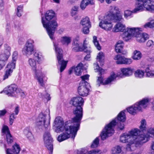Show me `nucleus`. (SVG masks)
<instances>
[{"mask_svg":"<svg viewBox=\"0 0 154 154\" xmlns=\"http://www.w3.org/2000/svg\"><path fill=\"white\" fill-rule=\"evenodd\" d=\"M54 128L57 133L62 132L65 130V132L60 135L57 138L58 141L62 142L71 137L74 139L78 131L77 128L71 126L70 121H67L64 124L62 118L60 116L57 117L54 122Z\"/></svg>","mask_w":154,"mask_h":154,"instance_id":"f257e3e1","label":"nucleus"},{"mask_svg":"<svg viewBox=\"0 0 154 154\" xmlns=\"http://www.w3.org/2000/svg\"><path fill=\"white\" fill-rule=\"evenodd\" d=\"M140 132L139 129L136 128L121 135L120 141L124 143H128L126 148L127 151H133L136 147L142 146L145 140L143 137L139 136Z\"/></svg>","mask_w":154,"mask_h":154,"instance_id":"f03ea898","label":"nucleus"},{"mask_svg":"<svg viewBox=\"0 0 154 154\" xmlns=\"http://www.w3.org/2000/svg\"><path fill=\"white\" fill-rule=\"evenodd\" d=\"M111 20L115 22H122L124 20L122 13L120 9L115 5L109 6L108 11L103 19L100 22L99 26L106 31H110L113 27Z\"/></svg>","mask_w":154,"mask_h":154,"instance_id":"7ed1b4c3","label":"nucleus"},{"mask_svg":"<svg viewBox=\"0 0 154 154\" xmlns=\"http://www.w3.org/2000/svg\"><path fill=\"white\" fill-rule=\"evenodd\" d=\"M125 120V112L123 111H122L119 113L117 118L113 120L105 126L100 134L101 139L104 140L109 137L112 136L114 133V131L113 128L118 123L116 120L123 122Z\"/></svg>","mask_w":154,"mask_h":154,"instance_id":"20e7f679","label":"nucleus"},{"mask_svg":"<svg viewBox=\"0 0 154 154\" xmlns=\"http://www.w3.org/2000/svg\"><path fill=\"white\" fill-rule=\"evenodd\" d=\"M50 110L46 109L44 112L40 113L38 117L37 122V125L40 128H46L50 125Z\"/></svg>","mask_w":154,"mask_h":154,"instance_id":"39448f33","label":"nucleus"},{"mask_svg":"<svg viewBox=\"0 0 154 154\" xmlns=\"http://www.w3.org/2000/svg\"><path fill=\"white\" fill-rule=\"evenodd\" d=\"M133 70V69L131 68H124L121 69L122 74L116 75L114 72H112L111 73L110 76L105 81L103 84L106 85L110 83L111 82L113 81L117 77L122 78L124 76H130L132 74Z\"/></svg>","mask_w":154,"mask_h":154,"instance_id":"423d86ee","label":"nucleus"},{"mask_svg":"<svg viewBox=\"0 0 154 154\" xmlns=\"http://www.w3.org/2000/svg\"><path fill=\"white\" fill-rule=\"evenodd\" d=\"M145 9L149 11H154V1L152 0H145L142 4L137 2L135 5V8L133 11L134 12H138L144 10Z\"/></svg>","mask_w":154,"mask_h":154,"instance_id":"0eeeda50","label":"nucleus"},{"mask_svg":"<svg viewBox=\"0 0 154 154\" xmlns=\"http://www.w3.org/2000/svg\"><path fill=\"white\" fill-rule=\"evenodd\" d=\"M42 22L44 27L45 28L50 38L53 40L54 34L58 25L54 19L47 22H45L43 17L42 18Z\"/></svg>","mask_w":154,"mask_h":154,"instance_id":"6e6552de","label":"nucleus"},{"mask_svg":"<svg viewBox=\"0 0 154 154\" xmlns=\"http://www.w3.org/2000/svg\"><path fill=\"white\" fill-rule=\"evenodd\" d=\"M73 113L75 115V117L72 119V122L70 121V124L71 126L77 128H79L81 121L83 116V109L82 106H78V107H74L73 109Z\"/></svg>","mask_w":154,"mask_h":154,"instance_id":"1a4fd4ad","label":"nucleus"},{"mask_svg":"<svg viewBox=\"0 0 154 154\" xmlns=\"http://www.w3.org/2000/svg\"><path fill=\"white\" fill-rule=\"evenodd\" d=\"M149 100L148 98L144 99L138 103L127 109V111L130 114L135 115L138 111L141 110L146 107L148 105Z\"/></svg>","mask_w":154,"mask_h":154,"instance_id":"9d476101","label":"nucleus"},{"mask_svg":"<svg viewBox=\"0 0 154 154\" xmlns=\"http://www.w3.org/2000/svg\"><path fill=\"white\" fill-rule=\"evenodd\" d=\"M54 44L58 64L61 65L60 71L62 72L66 68L67 62L64 60L63 59L62 50L58 47L57 45L54 43Z\"/></svg>","mask_w":154,"mask_h":154,"instance_id":"9b49d317","label":"nucleus"},{"mask_svg":"<svg viewBox=\"0 0 154 154\" xmlns=\"http://www.w3.org/2000/svg\"><path fill=\"white\" fill-rule=\"evenodd\" d=\"M11 47L7 44L4 45V52L0 55V70L5 66L7 61L11 55Z\"/></svg>","mask_w":154,"mask_h":154,"instance_id":"f8f14e48","label":"nucleus"},{"mask_svg":"<svg viewBox=\"0 0 154 154\" xmlns=\"http://www.w3.org/2000/svg\"><path fill=\"white\" fill-rule=\"evenodd\" d=\"M34 41L32 39H29L27 41L23 50L24 54L29 57L34 53Z\"/></svg>","mask_w":154,"mask_h":154,"instance_id":"ddd939ff","label":"nucleus"},{"mask_svg":"<svg viewBox=\"0 0 154 154\" xmlns=\"http://www.w3.org/2000/svg\"><path fill=\"white\" fill-rule=\"evenodd\" d=\"M140 29L138 28L128 27L122 35L123 39L127 41L132 36H135L138 32L140 30Z\"/></svg>","mask_w":154,"mask_h":154,"instance_id":"4468645a","label":"nucleus"},{"mask_svg":"<svg viewBox=\"0 0 154 154\" xmlns=\"http://www.w3.org/2000/svg\"><path fill=\"white\" fill-rule=\"evenodd\" d=\"M43 139L46 147L50 151L49 154H52L53 149L52 139L48 131L45 132L43 136Z\"/></svg>","mask_w":154,"mask_h":154,"instance_id":"2eb2a0df","label":"nucleus"},{"mask_svg":"<svg viewBox=\"0 0 154 154\" xmlns=\"http://www.w3.org/2000/svg\"><path fill=\"white\" fill-rule=\"evenodd\" d=\"M82 26V32L85 34H88L89 32V29L91 27V22L89 18L87 17L83 18L80 22Z\"/></svg>","mask_w":154,"mask_h":154,"instance_id":"dca6fc26","label":"nucleus"},{"mask_svg":"<svg viewBox=\"0 0 154 154\" xmlns=\"http://www.w3.org/2000/svg\"><path fill=\"white\" fill-rule=\"evenodd\" d=\"M114 59L116 60V63L117 64H130L132 61L131 59L125 58L120 54L116 56Z\"/></svg>","mask_w":154,"mask_h":154,"instance_id":"f3484780","label":"nucleus"},{"mask_svg":"<svg viewBox=\"0 0 154 154\" xmlns=\"http://www.w3.org/2000/svg\"><path fill=\"white\" fill-rule=\"evenodd\" d=\"M5 89H6V90L4 92L8 96H14L17 94V87L15 84L11 85Z\"/></svg>","mask_w":154,"mask_h":154,"instance_id":"a211bd4d","label":"nucleus"},{"mask_svg":"<svg viewBox=\"0 0 154 154\" xmlns=\"http://www.w3.org/2000/svg\"><path fill=\"white\" fill-rule=\"evenodd\" d=\"M84 101L82 97L80 96H77L72 98L70 100L69 103L73 105L74 107H78L83 105Z\"/></svg>","mask_w":154,"mask_h":154,"instance_id":"6ab92c4d","label":"nucleus"},{"mask_svg":"<svg viewBox=\"0 0 154 154\" xmlns=\"http://www.w3.org/2000/svg\"><path fill=\"white\" fill-rule=\"evenodd\" d=\"M14 63L11 64L8 63L5 69V74L3 76V80H5L11 76L13 72V70L15 68Z\"/></svg>","mask_w":154,"mask_h":154,"instance_id":"aec40b11","label":"nucleus"},{"mask_svg":"<svg viewBox=\"0 0 154 154\" xmlns=\"http://www.w3.org/2000/svg\"><path fill=\"white\" fill-rule=\"evenodd\" d=\"M88 85L83 83H80L78 88V92L80 95L86 96L88 95L89 89L87 87Z\"/></svg>","mask_w":154,"mask_h":154,"instance_id":"412c9836","label":"nucleus"},{"mask_svg":"<svg viewBox=\"0 0 154 154\" xmlns=\"http://www.w3.org/2000/svg\"><path fill=\"white\" fill-rule=\"evenodd\" d=\"M83 69V64L82 63H79L76 66L72 67L69 71V73L71 74L73 72L77 75H79L81 74Z\"/></svg>","mask_w":154,"mask_h":154,"instance_id":"4be33fe9","label":"nucleus"},{"mask_svg":"<svg viewBox=\"0 0 154 154\" xmlns=\"http://www.w3.org/2000/svg\"><path fill=\"white\" fill-rule=\"evenodd\" d=\"M137 41L139 42H144L146 40L149 38V35L146 33H140V31L138 32L135 36Z\"/></svg>","mask_w":154,"mask_h":154,"instance_id":"5701e85b","label":"nucleus"},{"mask_svg":"<svg viewBox=\"0 0 154 154\" xmlns=\"http://www.w3.org/2000/svg\"><path fill=\"white\" fill-rule=\"evenodd\" d=\"M79 37L77 36L73 40V43L72 44V50L74 52L81 51L83 50L80 45V43L79 42Z\"/></svg>","mask_w":154,"mask_h":154,"instance_id":"b1692460","label":"nucleus"},{"mask_svg":"<svg viewBox=\"0 0 154 154\" xmlns=\"http://www.w3.org/2000/svg\"><path fill=\"white\" fill-rule=\"evenodd\" d=\"M2 132L3 134H5L6 136V140L8 143H11L13 142V138L11 136L8 127L5 125L3 126L2 128Z\"/></svg>","mask_w":154,"mask_h":154,"instance_id":"393cba45","label":"nucleus"},{"mask_svg":"<svg viewBox=\"0 0 154 154\" xmlns=\"http://www.w3.org/2000/svg\"><path fill=\"white\" fill-rule=\"evenodd\" d=\"M34 74L39 84L41 86H43L44 85L43 78L45 77V75L39 70L34 72Z\"/></svg>","mask_w":154,"mask_h":154,"instance_id":"a878e982","label":"nucleus"},{"mask_svg":"<svg viewBox=\"0 0 154 154\" xmlns=\"http://www.w3.org/2000/svg\"><path fill=\"white\" fill-rule=\"evenodd\" d=\"M154 136V128H150L147 131V132L146 135L141 134L139 135V136H141L143 137L145 140L143 142V144L147 142L148 140V139L150 137H152Z\"/></svg>","mask_w":154,"mask_h":154,"instance_id":"bb28decb","label":"nucleus"},{"mask_svg":"<svg viewBox=\"0 0 154 154\" xmlns=\"http://www.w3.org/2000/svg\"><path fill=\"white\" fill-rule=\"evenodd\" d=\"M20 151V148L19 146L16 143L13 146V149H7L6 150L7 154H18Z\"/></svg>","mask_w":154,"mask_h":154,"instance_id":"cd10ccee","label":"nucleus"},{"mask_svg":"<svg viewBox=\"0 0 154 154\" xmlns=\"http://www.w3.org/2000/svg\"><path fill=\"white\" fill-rule=\"evenodd\" d=\"M28 63L34 72L38 71L37 69L36 60L34 58H29Z\"/></svg>","mask_w":154,"mask_h":154,"instance_id":"c85d7f7f","label":"nucleus"},{"mask_svg":"<svg viewBox=\"0 0 154 154\" xmlns=\"http://www.w3.org/2000/svg\"><path fill=\"white\" fill-rule=\"evenodd\" d=\"M55 16V13L54 11L52 10L48 11L46 12L45 14V18L44 20L45 22H47L54 18Z\"/></svg>","mask_w":154,"mask_h":154,"instance_id":"c756f323","label":"nucleus"},{"mask_svg":"<svg viewBox=\"0 0 154 154\" xmlns=\"http://www.w3.org/2000/svg\"><path fill=\"white\" fill-rule=\"evenodd\" d=\"M23 133L30 141L31 142H33L34 141V137L28 128H25L23 131Z\"/></svg>","mask_w":154,"mask_h":154,"instance_id":"7c9ffc66","label":"nucleus"},{"mask_svg":"<svg viewBox=\"0 0 154 154\" xmlns=\"http://www.w3.org/2000/svg\"><path fill=\"white\" fill-rule=\"evenodd\" d=\"M125 29V25L121 23H119L115 25L113 29V31L116 32H122Z\"/></svg>","mask_w":154,"mask_h":154,"instance_id":"2f4dec72","label":"nucleus"},{"mask_svg":"<svg viewBox=\"0 0 154 154\" xmlns=\"http://www.w3.org/2000/svg\"><path fill=\"white\" fill-rule=\"evenodd\" d=\"M149 22L146 23L143 26V27L147 29L152 28L154 27V20L151 17H150L148 19Z\"/></svg>","mask_w":154,"mask_h":154,"instance_id":"473e14b6","label":"nucleus"},{"mask_svg":"<svg viewBox=\"0 0 154 154\" xmlns=\"http://www.w3.org/2000/svg\"><path fill=\"white\" fill-rule=\"evenodd\" d=\"M71 41V38L69 37L63 36L61 38V42L63 45H68L70 43Z\"/></svg>","mask_w":154,"mask_h":154,"instance_id":"72a5a7b5","label":"nucleus"},{"mask_svg":"<svg viewBox=\"0 0 154 154\" xmlns=\"http://www.w3.org/2000/svg\"><path fill=\"white\" fill-rule=\"evenodd\" d=\"M142 56V54L140 51L136 50L134 51L132 57L134 60H137L140 59Z\"/></svg>","mask_w":154,"mask_h":154,"instance_id":"f704fd0d","label":"nucleus"},{"mask_svg":"<svg viewBox=\"0 0 154 154\" xmlns=\"http://www.w3.org/2000/svg\"><path fill=\"white\" fill-rule=\"evenodd\" d=\"M122 151L121 147L119 146H117L113 148L111 151L112 154H119Z\"/></svg>","mask_w":154,"mask_h":154,"instance_id":"c9c22d12","label":"nucleus"},{"mask_svg":"<svg viewBox=\"0 0 154 154\" xmlns=\"http://www.w3.org/2000/svg\"><path fill=\"white\" fill-rule=\"evenodd\" d=\"M144 72L141 70H137L134 73V75L136 77L139 78H141L144 76Z\"/></svg>","mask_w":154,"mask_h":154,"instance_id":"e433bc0d","label":"nucleus"},{"mask_svg":"<svg viewBox=\"0 0 154 154\" xmlns=\"http://www.w3.org/2000/svg\"><path fill=\"white\" fill-rule=\"evenodd\" d=\"M93 42L97 50H100L101 49V47L97 41V38L96 36H93Z\"/></svg>","mask_w":154,"mask_h":154,"instance_id":"4c0bfd02","label":"nucleus"},{"mask_svg":"<svg viewBox=\"0 0 154 154\" xmlns=\"http://www.w3.org/2000/svg\"><path fill=\"white\" fill-rule=\"evenodd\" d=\"M146 123L145 120L144 119H142L141 122V125L139 127L140 129V130H139L140 131V134L139 135L141 134H140L141 133L140 130L142 132H143L144 131L146 130Z\"/></svg>","mask_w":154,"mask_h":154,"instance_id":"58836bf2","label":"nucleus"},{"mask_svg":"<svg viewBox=\"0 0 154 154\" xmlns=\"http://www.w3.org/2000/svg\"><path fill=\"white\" fill-rule=\"evenodd\" d=\"M23 6L20 5L17 6V8L16 14L19 17H21L22 15L23 11Z\"/></svg>","mask_w":154,"mask_h":154,"instance_id":"ea45409f","label":"nucleus"},{"mask_svg":"<svg viewBox=\"0 0 154 154\" xmlns=\"http://www.w3.org/2000/svg\"><path fill=\"white\" fill-rule=\"evenodd\" d=\"M145 72L146 76L149 77H154V71H152L149 67H147L146 69Z\"/></svg>","mask_w":154,"mask_h":154,"instance_id":"a19ab883","label":"nucleus"},{"mask_svg":"<svg viewBox=\"0 0 154 154\" xmlns=\"http://www.w3.org/2000/svg\"><path fill=\"white\" fill-rule=\"evenodd\" d=\"M89 75L88 74H86L82 76L81 77V78L82 79V81L80 83L83 84V83L85 84L88 85V82L86 81V80H88L89 79Z\"/></svg>","mask_w":154,"mask_h":154,"instance_id":"79ce46f5","label":"nucleus"},{"mask_svg":"<svg viewBox=\"0 0 154 154\" xmlns=\"http://www.w3.org/2000/svg\"><path fill=\"white\" fill-rule=\"evenodd\" d=\"M18 52L17 51H14L12 54V59L11 62L9 63L11 64L13 63H14L15 66V63L16 60L17 58Z\"/></svg>","mask_w":154,"mask_h":154,"instance_id":"37998d69","label":"nucleus"},{"mask_svg":"<svg viewBox=\"0 0 154 154\" xmlns=\"http://www.w3.org/2000/svg\"><path fill=\"white\" fill-rule=\"evenodd\" d=\"M78 9V7L77 6H74L72 8L71 11V14L72 16L74 17L77 14Z\"/></svg>","mask_w":154,"mask_h":154,"instance_id":"c03bdc74","label":"nucleus"},{"mask_svg":"<svg viewBox=\"0 0 154 154\" xmlns=\"http://www.w3.org/2000/svg\"><path fill=\"white\" fill-rule=\"evenodd\" d=\"M99 142V140L98 137H96L93 141L91 145V147L92 148H96L98 146Z\"/></svg>","mask_w":154,"mask_h":154,"instance_id":"a18cd8bd","label":"nucleus"},{"mask_svg":"<svg viewBox=\"0 0 154 154\" xmlns=\"http://www.w3.org/2000/svg\"><path fill=\"white\" fill-rule=\"evenodd\" d=\"M89 0H82V1L80 8L82 10H84L85 9L86 7L88 5V2Z\"/></svg>","mask_w":154,"mask_h":154,"instance_id":"49530a36","label":"nucleus"},{"mask_svg":"<svg viewBox=\"0 0 154 154\" xmlns=\"http://www.w3.org/2000/svg\"><path fill=\"white\" fill-rule=\"evenodd\" d=\"M34 59L38 62H39L40 60H42V56L41 54H39L38 53H35L34 54Z\"/></svg>","mask_w":154,"mask_h":154,"instance_id":"de8ad7c7","label":"nucleus"},{"mask_svg":"<svg viewBox=\"0 0 154 154\" xmlns=\"http://www.w3.org/2000/svg\"><path fill=\"white\" fill-rule=\"evenodd\" d=\"M134 9L132 10V11H131L129 10H126L125 11L124 16V17L125 18H127L128 17L130 16L132 14V13H136V12H133V11Z\"/></svg>","mask_w":154,"mask_h":154,"instance_id":"09e8293b","label":"nucleus"},{"mask_svg":"<svg viewBox=\"0 0 154 154\" xmlns=\"http://www.w3.org/2000/svg\"><path fill=\"white\" fill-rule=\"evenodd\" d=\"M101 150L99 149L93 150L88 151L87 154H101Z\"/></svg>","mask_w":154,"mask_h":154,"instance_id":"8fccbe9b","label":"nucleus"},{"mask_svg":"<svg viewBox=\"0 0 154 154\" xmlns=\"http://www.w3.org/2000/svg\"><path fill=\"white\" fill-rule=\"evenodd\" d=\"M83 51L86 52V53L88 54L85 57V59L86 60H88L91 57L90 55V53L91 52V50L90 49L88 50L87 49L86 50V51L85 49H84Z\"/></svg>","mask_w":154,"mask_h":154,"instance_id":"3c124183","label":"nucleus"},{"mask_svg":"<svg viewBox=\"0 0 154 154\" xmlns=\"http://www.w3.org/2000/svg\"><path fill=\"white\" fill-rule=\"evenodd\" d=\"M16 116H15L14 113H12L10 116L9 121L10 124L12 125L14 121V119L16 118Z\"/></svg>","mask_w":154,"mask_h":154,"instance_id":"603ef678","label":"nucleus"},{"mask_svg":"<svg viewBox=\"0 0 154 154\" xmlns=\"http://www.w3.org/2000/svg\"><path fill=\"white\" fill-rule=\"evenodd\" d=\"M103 78L101 77H98V79L97 81V85L99 87L100 86V84L103 83Z\"/></svg>","mask_w":154,"mask_h":154,"instance_id":"864d4df0","label":"nucleus"},{"mask_svg":"<svg viewBox=\"0 0 154 154\" xmlns=\"http://www.w3.org/2000/svg\"><path fill=\"white\" fill-rule=\"evenodd\" d=\"M103 57V54L102 52H100L98 54L97 56V59L99 61H100L101 60Z\"/></svg>","mask_w":154,"mask_h":154,"instance_id":"5fc2aeb1","label":"nucleus"},{"mask_svg":"<svg viewBox=\"0 0 154 154\" xmlns=\"http://www.w3.org/2000/svg\"><path fill=\"white\" fill-rule=\"evenodd\" d=\"M123 43L122 41H119L116 43L115 47L117 48H123Z\"/></svg>","mask_w":154,"mask_h":154,"instance_id":"6e6d98bb","label":"nucleus"},{"mask_svg":"<svg viewBox=\"0 0 154 154\" xmlns=\"http://www.w3.org/2000/svg\"><path fill=\"white\" fill-rule=\"evenodd\" d=\"M154 45V42L152 40H149L146 43V45L148 47H152Z\"/></svg>","mask_w":154,"mask_h":154,"instance_id":"4d7b16f0","label":"nucleus"},{"mask_svg":"<svg viewBox=\"0 0 154 154\" xmlns=\"http://www.w3.org/2000/svg\"><path fill=\"white\" fill-rule=\"evenodd\" d=\"M94 68L96 72H98L100 68L98 64L97 63L94 64Z\"/></svg>","mask_w":154,"mask_h":154,"instance_id":"13d9d810","label":"nucleus"},{"mask_svg":"<svg viewBox=\"0 0 154 154\" xmlns=\"http://www.w3.org/2000/svg\"><path fill=\"white\" fill-rule=\"evenodd\" d=\"M6 112L7 111L5 109L0 110V118L4 116Z\"/></svg>","mask_w":154,"mask_h":154,"instance_id":"bf43d9fd","label":"nucleus"},{"mask_svg":"<svg viewBox=\"0 0 154 154\" xmlns=\"http://www.w3.org/2000/svg\"><path fill=\"white\" fill-rule=\"evenodd\" d=\"M118 126L120 130H122L123 129L124 127L123 122H122V123H120L119 124H118Z\"/></svg>","mask_w":154,"mask_h":154,"instance_id":"052dcab7","label":"nucleus"},{"mask_svg":"<svg viewBox=\"0 0 154 154\" xmlns=\"http://www.w3.org/2000/svg\"><path fill=\"white\" fill-rule=\"evenodd\" d=\"M115 50L116 52L117 53H122V48L115 47Z\"/></svg>","mask_w":154,"mask_h":154,"instance_id":"680f3d73","label":"nucleus"},{"mask_svg":"<svg viewBox=\"0 0 154 154\" xmlns=\"http://www.w3.org/2000/svg\"><path fill=\"white\" fill-rule=\"evenodd\" d=\"M19 107L18 106H17L15 109L14 112L16 115H17L19 111Z\"/></svg>","mask_w":154,"mask_h":154,"instance_id":"e2e57ef3","label":"nucleus"},{"mask_svg":"<svg viewBox=\"0 0 154 154\" xmlns=\"http://www.w3.org/2000/svg\"><path fill=\"white\" fill-rule=\"evenodd\" d=\"M45 98L48 99V100H50L51 97L50 96V95L48 94H47L45 96Z\"/></svg>","mask_w":154,"mask_h":154,"instance_id":"0e129e2a","label":"nucleus"},{"mask_svg":"<svg viewBox=\"0 0 154 154\" xmlns=\"http://www.w3.org/2000/svg\"><path fill=\"white\" fill-rule=\"evenodd\" d=\"M100 75H101L104 71V70L101 68H100L98 71Z\"/></svg>","mask_w":154,"mask_h":154,"instance_id":"69168bd1","label":"nucleus"},{"mask_svg":"<svg viewBox=\"0 0 154 154\" xmlns=\"http://www.w3.org/2000/svg\"><path fill=\"white\" fill-rule=\"evenodd\" d=\"M4 5V3L3 0H0V9L3 7Z\"/></svg>","mask_w":154,"mask_h":154,"instance_id":"338daca9","label":"nucleus"},{"mask_svg":"<svg viewBox=\"0 0 154 154\" xmlns=\"http://www.w3.org/2000/svg\"><path fill=\"white\" fill-rule=\"evenodd\" d=\"M86 152V151L85 150H82L78 152L77 154H85Z\"/></svg>","mask_w":154,"mask_h":154,"instance_id":"774afa93","label":"nucleus"}]
</instances>
